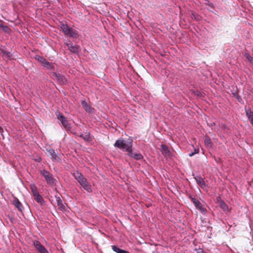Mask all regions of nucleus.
Returning <instances> with one entry per match:
<instances>
[{
	"mask_svg": "<svg viewBox=\"0 0 253 253\" xmlns=\"http://www.w3.org/2000/svg\"><path fill=\"white\" fill-rule=\"evenodd\" d=\"M73 175L80 183L81 186L88 192L92 191L91 186L88 184L86 179L79 171L74 172Z\"/></svg>",
	"mask_w": 253,
	"mask_h": 253,
	"instance_id": "obj_1",
	"label": "nucleus"
},
{
	"mask_svg": "<svg viewBox=\"0 0 253 253\" xmlns=\"http://www.w3.org/2000/svg\"><path fill=\"white\" fill-rule=\"evenodd\" d=\"M132 145V139L131 138L128 139L127 141L124 139H119L114 144L115 147L127 152L131 150Z\"/></svg>",
	"mask_w": 253,
	"mask_h": 253,
	"instance_id": "obj_2",
	"label": "nucleus"
},
{
	"mask_svg": "<svg viewBox=\"0 0 253 253\" xmlns=\"http://www.w3.org/2000/svg\"><path fill=\"white\" fill-rule=\"evenodd\" d=\"M191 201L193 202L196 208L199 210L202 213L205 214L207 210L204 205L196 198L190 197Z\"/></svg>",
	"mask_w": 253,
	"mask_h": 253,
	"instance_id": "obj_3",
	"label": "nucleus"
},
{
	"mask_svg": "<svg viewBox=\"0 0 253 253\" xmlns=\"http://www.w3.org/2000/svg\"><path fill=\"white\" fill-rule=\"evenodd\" d=\"M41 174L44 177L46 183L48 184L52 185L54 183V179L52 177V175L48 171L43 169L41 171Z\"/></svg>",
	"mask_w": 253,
	"mask_h": 253,
	"instance_id": "obj_4",
	"label": "nucleus"
},
{
	"mask_svg": "<svg viewBox=\"0 0 253 253\" xmlns=\"http://www.w3.org/2000/svg\"><path fill=\"white\" fill-rule=\"evenodd\" d=\"M66 45L68 47V49L72 53L77 54L79 52L80 46L77 44H74L72 42H65Z\"/></svg>",
	"mask_w": 253,
	"mask_h": 253,
	"instance_id": "obj_5",
	"label": "nucleus"
},
{
	"mask_svg": "<svg viewBox=\"0 0 253 253\" xmlns=\"http://www.w3.org/2000/svg\"><path fill=\"white\" fill-rule=\"evenodd\" d=\"M46 151L48 154L50 156V158L52 160V161L57 162L60 161V158L53 149H47Z\"/></svg>",
	"mask_w": 253,
	"mask_h": 253,
	"instance_id": "obj_6",
	"label": "nucleus"
},
{
	"mask_svg": "<svg viewBox=\"0 0 253 253\" xmlns=\"http://www.w3.org/2000/svg\"><path fill=\"white\" fill-rule=\"evenodd\" d=\"M33 244L40 253H49L45 247L39 241H35Z\"/></svg>",
	"mask_w": 253,
	"mask_h": 253,
	"instance_id": "obj_7",
	"label": "nucleus"
},
{
	"mask_svg": "<svg viewBox=\"0 0 253 253\" xmlns=\"http://www.w3.org/2000/svg\"><path fill=\"white\" fill-rule=\"evenodd\" d=\"M57 119L61 122L62 126L66 128H70L71 124L69 123L66 118L61 114H59Z\"/></svg>",
	"mask_w": 253,
	"mask_h": 253,
	"instance_id": "obj_8",
	"label": "nucleus"
},
{
	"mask_svg": "<svg viewBox=\"0 0 253 253\" xmlns=\"http://www.w3.org/2000/svg\"><path fill=\"white\" fill-rule=\"evenodd\" d=\"M161 151L162 152V155L165 158H170L171 156V154L170 153L169 148L168 146L165 144H162L161 145Z\"/></svg>",
	"mask_w": 253,
	"mask_h": 253,
	"instance_id": "obj_9",
	"label": "nucleus"
},
{
	"mask_svg": "<svg viewBox=\"0 0 253 253\" xmlns=\"http://www.w3.org/2000/svg\"><path fill=\"white\" fill-rule=\"evenodd\" d=\"M55 198L57 206H58V209L61 211H65L66 204L63 203L60 197L55 196Z\"/></svg>",
	"mask_w": 253,
	"mask_h": 253,
	"instance_id": "obj_10",
	"label": "nucleus"
},
{
	"mask_svg": "<svg viewBox=\"0 0 253 253\" xmlns=\"http://www.w3.org/2000/svg\"><path fill=\"white\" fill-rule=\"evenodd\" d=\"M217 201L219 204V207L221 209H222L224 211L227 212H228L229 211L228 206L223 201H222L220 197H217Z\"/></svg>",
	"mask_w": 253,
	"mask_h": 253,
	"instance_id": "obj_11",
	"label": "nucleus"
},
{
	"mask_svg": "<svg viewBox=\"0 0 253 253\" xmlns=\"http://www.w3.org/2000/svg\"><path fill=\"white\" fill-rule=\"evenodd\" d=\"M60 28L64 34L66 36L68 35L69 33L73 29L71 27H70L67 24L63 23L61 24Z\"/></svg>",
	"mask_w": 253,
	"mask_h": 253,
	"instance_id": "obj_12",
	"label": "nucleus"
},
{
	"mask_svg": "<svg viewBox=\"0 0 253 253\" xmlns=\"http://www.w3.org/2000/svg\"><path fill=\"white\" fill-rule=\"evenodd\" d=\"M128 155L137 160H139L143 158V156L141 154L133 153L132 150L128 152Z\"/></svg>",
	"mask_w": 253,
	"mask_h": 253,
	"instance_id": "obj_13",
	"label": "nucleus"
},
{
	"mask_svg": "<svg viewBox=\"0 0 253 253\" xmlns=\"http://www.w3.org/2000/svg\"><path fill=\"white\" fill-rule=\"evenodd\" d=\"M81 104L84 109L86 112L91 113L93 111V108H92L90 106V105L88 103H87L85 100L82 101Z\"/></svg>",
	"mask_w": 253,
	"mask_h": 253,
	"instance_id": "obj_14",
	"label": "nucleus"
},
{
	"mask_svg": "<svg viewBox=\"0 0 253 253\" xmlns=\"http://www.w3.org/2000/svg\"><path fill=\"white\" fill-rule=\"evenodd\" d=\"M13 203L15 207L17 208V209L20 211H22L23 210V206L21 204V203L19 201V200L17 198H14L13 200Z\"/></svg>",
	"mask_w": 253,
	"mask_h": 253,
	"instance_id": "obj_15",
	"label": "nucleus"
},
{
	"mask_svg": "<svg viewBox=\"0 0 253 253\" xmlns=\"http://www.w3.org/2000/svg\"><path fill=\"white\" fill-rule=\"evenodd\" d=\"M194 179L196 180L198 185L201 186H205L206 185L204 179L200 176H196L194 177Z\"/></svg>",
	"mask_w": 253,
	"mask_h": 253,
	"instance_id": "obj_16",
	"label": "nucleus"
},
{
	"mask_svg": "<svg viewBox=\"0 0 253 253\" xmlns=\"http://www.w3.org/2000/svg\"><path fill=\"white\" fill-rule=\"evenodd\" d=\"M67 36H69L74 39H77L79 37V35L78 34V31L72 29Z\"/></svg>",
	"mask_w": 253,
	"mask_h": 253,
	"instance_id": "obj_17",
	"label": "nucleus"
},
{
	"mask_svg": "<svg viewBox=\"0 0 253 253\" xmlns=\"http://www.w3.org/2000/svg\"><path fill=\"white\" fill-rule=\"evenodd\" d=\"M112 249L114 252L117 253H129L127 251L121 249L115 245L112 246Z\"/></svg>",
	"mask_w": 253,
	"mask_h": 253,
	"instance_id": "obj_18",
	"label": "nucleus"
},
{
	"mask_svg": "<svg viewBox=\"0 0 253 253\" xmlns=\"http://www.w3.org/2000/svg\"><path fill=\"white\" fill-rule=\"evenodd\" d=\"M80 137H82L84 140L86 141H90L92 140V138L90 136L89 132H85L84 134H81Z\"/></svg>",
	"mask_w": 253,
	"mask_h": 253,
	"instance_id": "obj_19",
	"label": "nucleus"
},
{
	"mask_svg": "<svg viewBox=\"0 0 253 253\" xmlns=\"http://www.w3.org/2000/svg\"><path fill=\"white\" fill-rule=\"evenodd\" d=\"M0 28H1L3 32L6 33H9L10 32V28L6 25L0 23Z\"/></svg>",
	"mask_w": 253,
	"mask_h": 253,
	"instance_id": "obj_20",
	"label": "nucleus"
},
{
	"mask_svg": "<svg viewBox=\"0 0 253 253\" xmlns=\"http://www.w3.org/2000/svg\"><path fill=\"white\" fill-rule=\"evenodd\" d=\"M35 200L38 202V203H42L43 201V199L41 195L39 194V193H38L35 195H34Z\"/></svg>",
	"mask_w": 253,
	"mask_h": 253,
	"instance_id": "obj_21",
	"label": "nucleus"
},
{
	"mask_svg": "<svg viewBox=\"0 0 253 253\" xmlns=\"http://www.w3.org/2000/svg\"><path fill=\"white\" fill-rule=\"evenodd\" d=\"M1 51L2 53L3 56L6 57L8 59L10 58L11 56V54L10 53V52L4 49H1Z\"/></svg>",
	"mask_w": 253,
	"mask_h": 253,
	"instance_id": "obj_22",
	"label": "nucleus"
},
{
	"mask_svg": "<svg viewBox=\"0 0 253 253\" xmlns=\"http://www.w3.org/2000/svg\"><path fill=\"white\" fill-rule=\"evenodd\" d=\"M205 144L207 146H211V140L209 136L205 137Z\"/></svg>",
	"mask_w": 253,
	"mask_h": 253,
	"instance_id": "obj_23",
	"label": "nucleus"
},
{
	"mask_svg": "<svg viewBox=\"0 0 253 253\" xmlns=\"http://www.w3.org/2000/svg\"><path fill=\"white\" fill-rule=\"evenodd\" d=\"M246 115L249 119L253 118V112L249 108L246 111Z\"/></svg>",
	"mask_w": 253,
	"mask_h": 253,
	"instance_id": "obj_24",
	"label": "nucleus"
},
{
	"mask_svg": "<svg viewBox=\"0 0 253 253\" xmlns=\"http://www.w3.org/2000/svg\"><path fill=\"white\" fill-rule=\"evenodd\" d=\"M31 190L33 193V196L39 193L37 190V188L35 185H32L31 186Z\"/></svg>",
	"mask_w": 253,
	"mask_h": 253,
	"instance_id": "obj_25",
	"label": "nucleus"
},
{
	"mask_svg": "<svg viewBox=\"0 0 253 253\" xmlns=\"http://www.w3.org/2000/svg\"><path fill=\"white\" fill-rule=\"evenodd\" d=\"M245 56L246 58L253 65V58L251 57V56L247 53H245Z\"/></svg>",
	"mask_w": 253,
	"mask_h": 253,
	"instance_id": "obj_26",
	"label": "nucleus"
},
{
	"mask_svg": "<svg viewBox=\"0 0 253 253\" xmlns=\"http://www.w3.org/2000/svg\"><path fill=\"white\" fill-rule=\"evenodd\" d=\"M199 153V149H196V148H194V152H192L191 153H190L189 154V156L190 157H192L193 156H194L195 154H198Z\"/></svg>",
	"mask_w": 253,
	"mask_h": 253,
	"instance_id": "obj_27",
	"label": "nucleus"
},
{
	"mask_svg": "<svg viewBox=\"0 0 253 253\" xmlns=\"http://www.w3.org/2000/svg\"><path fill=\"white\" fill-rule=\"evenodd\" d=\"M42 64L44 67H46L47 68H49L50 67V63L45 59V61H43V63H42Z\"/></svg>",
	"mask_w": 253,
	"mask_h": 253,
	"instance_id": "obj_28",
	"label": "nucleus"
},
{
	"mask_svg": "<svg viewBox=\"0 0 253 253\" xmlns=\"http://www.w3.org/2000/svg\"><path fill=\"white\" fill-rule=\"evenodd\" d=\"M39 61H40V62L41 63H43V61H45V59L43 57H42V56H38L36 58Z\"/></svg>",
	"mask_w": 253,
	"mask_h": 253,
	"instance_id": "obj_29",
	"label": "nucleus"
},
{
	"mask_svg": "<svg viewBox=\"0 0 253 253\" xmlns=\"http://www.w3.org/2000/svg\"><path fill=\"white\" fill-rule=\"evenodd\" d=\"M192 18L195 19L196 20L198 21L200 20V17L198 15H196L195 14H192Z\"/></svg>",
	"mask_w": 253,
	"mask_h": 253,
	"instance_id": "obj_30",
	"label": "nucleus"
},
{
	"mask_svg": "<svg viewBox=\"0 0 253 253\" xmlns=\"http://www.w3.org/2000/svg\"><path fill=\"white\" fill-rule=\"evenodd\" d=\"M196 251H197V253H206L204 251V250L200 248H199L198 249H196Z\"/></svg>",
	"mask_w": 253,
	"mask_h": 253,
	"instance_id": "obj_31",
	"label": "nucleus"
},
{
	"mask_svg": "<svg viewBox=\"0 0 253 253\" xmlns=\"http://www.w3.org/2000/svg\"><path fill=\"white\" fill-rule=\"evenodd\" d=\"M220 127L223 130H225V129H227V126L224 124H221L220 125Z\"/></svg>",
	"mask_w": 253,
	"mask_h": 253,
	"instance_id": "obj_32",
	"label": "nucleus"
},
{
	"mask_svg": "<svg viewBox=\"0 0 253 253\" xmlns=\"http://www.w3.org/2000/svg\"><path fill=\"white\" fill-rule=\"evenodd\" d=\"M56 77H57V79L58 80H61V81H63L62 77L60 74H56Z\"/></svg>",
	"mask_w": 253,
	"mask_h": 253,
	"instance_id": "obj_33",
	"label": "nucleus"
},
{
	"mask_svg": "<svg viewBox=\"0 0 253 253\" xmlns=\"http://www.w3.org/2000/svg\"><path fill=\"white\" fill-rule=\"evenodd\" d=\"M3 132V128L0 126V133L1 134Z\"/></svg>",
	"mask_w": 253,
	"mask_h": 253,
	"instance_id": "obj_34",
	"label": "nucleus"
},
{
	"mask_svg": "<svg viewBox=\"0 0 253 253\" xmlns=\"http://www.w3.org/2000/svg\"><path fill=\"white\" fill-rule=\"evenodd\" d=\"M251 120V123L253 126V117L250 119Z\"/></svg>",
	"mask_w": 253,
	"mask_h": 253,
	"instance_id": "obj_35",
	"label": "nucleus"
},
{
	"mask_svg": "<svg viewBox=\"0 0 253 253\" xmlns=\"http://www.w3.org/2000/svg\"><path fill=\"white\" fill-rule=\"evenodd\" d=\"M41 161V158H40V159L38 160V162H40Z\"/></svg>",
	"mask_w": 253,
	"mask_h": 253,
	"instance_id": "obj_36",
	"label": "nucleus"
}]
</instances>
